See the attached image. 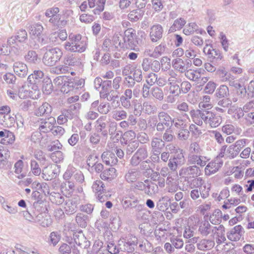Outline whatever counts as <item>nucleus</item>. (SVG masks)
Listing matches in <instances>:
<instances>
[{"label": "nucleus", "mask_w": 254, "mask_h": 254, "mask_svg": "<svg viewBox=\"0 0 254 254\" xmlns=\"http://www.w3.org/2000/svg\"><path fill=\"white\" fill-rule=\"evenodd\" d=\"M190 115L193 122L201 126L203 122L212 128L218 127L222 123V117L218 114L207 110H191Z\"/></svg>", "instance_id": "nucleus-1"}, {"label": "nucleus", "mask_w": 254, "mask_h": 254, "mask_svg": "<svg viewBox=\"0 0 254 254\" xmlns=\"http://www.w3.org/2000/svg\"><path fill=\"white\" fill-rule=\"evenodd\" d=\"M87 46V38L79 34H70L68 40L64 44V49L72 53H82L86 49Z\"/></svg>", "instance_id": "nucleus-2"}, {"label": "nucleus", "mask_w": 254, "mask_h": 254, "mask_svg": "<svg viewBox=\"0 0 254 254\" xmlns=\"http://www.w3.org/2000/svg\"><path fill=\"white\" fill-rule=\"evenodd\" d=\"M27 39V33L25 30L21 29L18 31L15 36H11L7 41V45L11 48V52L15 55L21 54L23 51V45L18 43L24 42Z\"/></svg>", "instance_id": "nucleus-3"}, {"label": "nucleus", "mask_w": 254, "mask_h": 254, "mask_svg": "<svg viewBox=\"0 0 254 254\" xmlns=\"http://www.w3.org/2000/svg\"><path fill=\"white\" fill-rule=\"evenodd\" d=\"M63 55L62 50L58 48L47 50L43 57V62L47 66H53L60 61Z\"/></svg>", "instance_id": "nucleus-4"}, {"label": "nucleus", "mask_w": 254, "mask_h": 254, "mask_svg": "<svg viewBox=\"0 0 254 254\" xmlns=\"http://www.w3.org/2000/svg\"><path fill=\"white\" fill-rule=\"evenodd\" d=\"M135 33L132 28L128 29L125 31L123 37V42L121 41L119 45L123 48L134 50L136 41L135 40Z\"/></svg>", "instance_id": "nucleus-5"}, {"label": "nucleus", "mask_w": 254, "mask_h": 254, "mask_svg": "<svg viewBox=\"0 0 254 254\" xmlns=\"http://www.w3.org/2000/svg\"><path fill=\"white\" fill-rule=\"evenodd\" d=\"M148 156V150L145 146L140 147L130 160V164L133 167L137 166L140 163Z\"/></svg>", "instance_id": "nucleus-6"}, {"label": "nucleus", "mask_w": 254, "mask_h": 254, "mask_svg": "<svg viewBox=\"0 0 254 254\" xmlns=\"http://www.w3.org/2000/svg\"><path fill=\"white\" fill-rule=\"evenodd\" d=\"M39 130L40 132L48 133L51 131L53 127L56 124L55 118L50 117L45 119L41 118L38 121Z\"/></svg>", "instance_id": "nucleus-7"}, {"label": "nucleus", "mask_w": 254, "mask_h": 254, "mask_svg": "<svg viewBox=\"0 0 254 254\" xmlns=\"http://www.w3.org/2000/svg\"><path fill=\"white\" fill-rule=\"evenodd\" d=\"M203 53L207 56L210 62L221 61L223 58L218 50L214 49L211 45L206 44L203 48Z\"/></svg>", "instance_id": "nucleus-8"}, {"label": "nucleus", "mask_w": 254, "mask_h": 254, "mask_svg": "<svg viewBox=\"0 0 254 254\" xmlns=\"http://www.w3.org/2000/svg\"><path fill=\"white\" fill-rule=\"evenodd\" d=\"M44 79V72L41 70H35L29 75L27 80L31 85H33L32 88L36 90L41 85Z\"/></svg>", "instance_id": "nucleus-9"}, {"label": "nucleus", "mask_w": 254, "mask_h": 254, "mask_svg": "<svg viewBox=\"0 0 254 254\" xmlns=\"http://www.w3.org/2000/svg\"><path fill=\"white\" fill-rule=\"evenodd\" d=\"M64 202V209L67 215H71L77 211V206L80 203V199L78 197L66 198Z\"/></svg>", "instance_id": "nucleus-10"}, {"label": "nucleus", "mask_w": 254, "mask_h": 254, "mask_svg": "<svg viewBox=\"0 0 254 254\" xmlns=\"http://www.w3.org/2000/svg\"><path fill=\"white\" fill-rule=\"evenodd\" d=\"M209 160L208 157L202 155V154H188V164L201 167L205 166Z\"/></svg>", "instance_id": "nucleus-11"}, {"label": "nucleus", "mask_w": 254, "mask_h": 254, "mask_svg": "<svg viewBox=\"0 0 254 254\" xmlns=\"http://www.w3.org/2000/svg\"><path fill=\"white\" fill-rule=\"evenodd\" d=\"M173 68L181 73H185L188 70L191 65V62L190 60L184 61L181 58H176L172 62Z\"/></svg>", "instance_id": "nucleus-12"}, {"label": "nucleus", "mask_w": 254, "mask_h": 254, "mask_svg": "<svg viewBox=\"0 0 254 254\" xmlns=\"http://www.w3.org/2000/svg\"><path fill=\"white\" fill-rule=\"evenodd\" d=\"M137 244V238L135 236L127 237L124 241H122L120 244L122 246L121 248L122 251L130 253L134 250L135 247Z\"/></svg>", "instance_id": "nucleus-13"}, {"label": "nucleus", "mask_w": 254, "mask_h": 254, "mask_svg": "<svg viewBox=\"0 0 254 254\" xmlns=\"http://www.w3.org/2000/svg\"><path fill=\"white\" fill-rule=\"evenodd\" d=\"M214 226H212L208 221H202L198 224V232L203 237L208 235L213 236Z\"/></svg>", "instance_id": "nucleus-14"}, {"label": "nucleus", "mask_w": 254, "mask_h": 254, "mask_svg": "<svg viewBox=\"0 0 254 254\" xmlns=\"http://www.w3.org/2000/svg\"><path fill=\"white\" fill-rule=\"evenodd\" d=\"M199 168L196 165H193L188 167L182 168L179 171L180 176L185 178V180L191 178L197 177Z\"/></svg>", "instance_id": "nucleus-15"}, {"label": "nucleus", "mask_w": 254, "mask_h": 254, "mask_svg": "<svg viewBox=\"0 0 254 254\" xmlns=\"http://www.w3.org/2000/svg\"><path fill=\"white\" fill-rule=\"evenodd\" d=\"M239 153L235 150V148L233 145L227 147L226 145L223 146L219 154L220 157H224L225 158L233 159L235 158Z\"/></svg>", "instance_id": "nucleus-16"}, {"label": "nucleus", "mask_w": 254, "mask_h": 254, "mask_svg": "<svg viewBox=\"0 0 254 254\" xmlns=\"http://www.w3.org/2000/svg\"><path fill=\"white\" fill-rule=\"evenodd\" d=\"M163 29L162 26L156 24L150 28L149 36L152 42H156L161 39L162 37Z\"/></svg>", "instance_id": "nucleus-17"}, {"label": "nucleus", "mask_w": 254, "mask_h": 254, "mask_svg": "<svg viewBox=\"0 0 254 254\" xmlns=\"http://www.w3.org/2000/svg\"><path fill=\"white\" fill-rule=\"evenodd\" d=\"M244 233L243 227L239 225L228 231L227 233V237L231 241H237L240 239Z\"/></svg>", "instance_id": "nucleus-18"}, {"label": "nucleus", "mask_w": 254, "mask_h": 254, "mask_svg": "<svg viewBox=\"0 0 254 254\" xmlns=\"http://www.w3.org/2000/svg\"><path fill=\"white\" fill-rule=\"evenodd\" d=\"M63 63L69 66H79L81 64L79 56L72 53H68L64 57Z\"/></svg>", "instance_id": "nucleus-19"}, {"label": "nucleus", "mask_w": 254, "mask_h": 254, "mask_svg": "<svg viewBox=\"0 0 254 254\" xmlns=\"http://www.w3.org/2000/svg\"><path fill=\"white\" fill-rule=\"evenodd\" d=\"M140 177V172L138 169L132 168L128 169L124 176L125 180L129 184L136 182Z\"/></svg>", "instance_id": "nucleus-20"}, {"label": "nucleus", "mask_w": 254, "mask_h": 254, "mask_svg": "<svg viewBox=\"0 0 254 254\" xmlns=\"http://www.w3.org/2000/svg\"><path fill=\"white\" fill-rule=\"evenodd\" d=\"M151 152L161 153L165 146L164 141L162 138L153 137L150 143Z\"/></svg>", "instance_id": "nucleus-21"}, {"label": "nucleus", "mask_w": 254, "mask_h": 254, "mask_svg": "<svg viewBox=\"0 0 254 254\" xmlns=\"http://www.w3.org/2000/svg\"><path fill=\"white\" fill-rule=\"evenodd\" d=\"M132 97V91L130 89H126L124 94L120 97L121 105L125 109H128L131 107L130 100Z\"/></svg>", "instance_id": "nucleus-22"}, {"label": "nucleus", "mask_w": 254, "mask_h": 254, "mask_svg": "<svg viewBox=\"0 0 254 254\" xmlns=\"http://www.w3.org/2000/svg\"><path fill=\"white\" fill-rule=\"evenodd\" d=\"M14 141L15 135L13 132L6 129L0 131V143L11 144Z\"/></svg>", "instance_id": "nucleus-23"}, {"label": "nucleus", "mask_w": 254, "mask_h": 254, "mask_svg": "<svg viewBox=\"0 0 254 254\" xmlns=\"http://www.w3.org/2000/svg\"><path fill=\"white\" fill-rule=\"evenodd\" d=\"M204 71L203 69L198 68L196 70L190 69L185 72L186 77L190 80H192L199 83L200 80V76Z\"/></svg>", "instance_id": "nucleus-24"}, {"label": "nucleus", "mask_w": 254, "mask_h": 254, "mask_svg": "<svg viewBox=\"0 0 254 254\" xmlns=\"http://www.w3.org/2000/svg\"><path fill=\"white\" fill-rule=\"evenodd\" d=\"M15 73L19 77H25L28 73V67L26 64L21 62H15L13 64Z\"/></svg>", "instance_id": "nucleus-25"}, {"label": "nucleus", "mask_w": 254, "mask_h": 254, "mask_svg": "<svg viewBox=\"0 0 254 254\" xmlns=\"http://www.w3.org/2000/svg\"><path fill=\"white\" fill-rule=\"evenodd\" d=\"M102 159L107 165L112 166L117 164L118 160L115 154L110 151L104 152L101 156Z\"/></svg>", "instance_id": "nucleus-26"}, {"label": "nucleus", "mask_w": 254, "mask_h": 254, "mask_svg": "<svg viewBox=\"0 0 254 254\" xmlns=\"http://www.w3.org/2000/svg\"><path fill=\"white\" fill-rule=\"evenodd\" d=\"M42 178L47 181L51 180L57 176L56 169L53 168L52 165L45 167L42 171Z\"/></svg>", "instance_id": "nucleus-27"}, {"label": "nucleus", "mask_w": 254, "mask_h": 254, "mask_svg": "<svg viewBox=\"0 0 254 254\" xmlns=\"http://www.w3.org/2000/svg\"><path fill=\"white\" fill-rule=\"evenodd\" d=\"M52 111V106L48 103L45 102L36 110L35 115L38 117L49 116Z\"/></svg>", "instance_id": "nucleus-28"}, {"label": "nucleus", "mask_w": 254, "mask_h": 254, "mask_svg": "<svg viewBox=\"0 0 254 254\" xmlns=\"http://www.w3.org/2000/svg\"><path fill=\"white\" fill-rule=\"evenodd\" d=\"M25 61L31 64H38L40 62V59L38 58L36 52L33 50L29 51L24 56Z\"/></svg>", "instance_id": "nucleus-29"}, {"label": "nucleus", "mask_w": 254, "mask_h": 254, "mask_svg": "<svg viewBox=\"0 0 254 254\" xmlns=\"http://www.w3.org/2000/svg\"><path fill=\"white\" fill-rule=\"evenodd\" d=\"M116 170L110 167L105 169L101 174L100 177L103 180L111 181L116 177Z\"/></svg>", "instance_id": "nucleus-30"}, {"label": "nucleus", "mask_w": 254, "mask_h": 254, "mask_svg": "<svg viewBox=\"0 0 254 254\" xmlns=\"http://www.w3.org/2000/svg\"><path fill=\"white\" fill-rule=\"evenodd\" d=\"M214 241L210 239H202L197 243V248L201 251H207L211 249L214 246Z\"/></svg>", "instance_id": "nucleus-31"}, {"label": "nucleus", "mask_w": 254, "mask_h": 254, "mask_svg": "<svg viewBox=\"0 0 254 254\" xmlns=\"http://www.w3.org/2000/svg\"><path fill=\"white\" fill-rule=\"evenodd\" d=\"M158 119V121L166 125V127H171L173 118L167 113L163 111L159 112Z\"/></svg>", "instance_id": "nucleus-32"}, {"label": "nucleus", "mask_w": 254, "mask_h": 254, "mask_svg": "<svg viewBox=\"0 0 254 254\" xmlns=\"http://www.w3.org/2000/svg\"><path fill=\"white\" fill-rule=\"evenodd\" d=\"M75 220L77 225L83 228L87 226L89 218L87 215L79 212L76 214Z\"/></svg>", "instance_id": "nucleus-33"}, {"label": "nucleus", "mask_w": 254, "mask_h": 254, "mask_svg": "<svg viewBox=\"0 0 254 254\" xmlns=\"http://www.w3.org/2000/svg\"><path fill=\"white\" fill-rule=\"evenodd\" d=\"M15 123V119L11 117L10 113L5 114L0 116V124L4 127H9L13 125Z\"/></svg>", "instance_id": "nucleus-34"}, {"label": "nucleus", "mask_w": 254, "mask_h": 254, "mask_svg": "<svg viewBox=\"0 0 254 254\" xmlns=\"http://www.w3.org/2000/svg\"><path fill=\"white\" fill-rule=\"evenodd\" d=\"M49 199L54 204L61 205L65 201L64 197L61 193L55 191H51L49 195Z\"/></svg>", "instance_id": "nucleus-35"}, {"label": "nucleus", "mask_w": 254, "mask_h": 254, "mask_svg": "<svg viewBox=\"0 0 254 254\" xmlns=\"http://www.w3.org/2000/svg\"><path fill=\"white\" fill-rule=\"evenodd\" d=\"M220 167V165L215 161H211L206 166L204 172L206 175L210 176L215 173Z\"/></svg>", "instance_id": "nucleus-36"}, {"label": "nucleus", "mask_w": 254, "mask_h": 254, "mask_svg": "<svg viewBox=\"0 0 254 254\" xmlns=\"http://www.w3.org/2000/svg\"><path fill=\"white\" fill-rule=\"evenodd\" d=\"M120 92L118 90L112 89L103 95L101 97L106 99L107 101L112 102L114 104L115 101L119 98Z\"/></svg>", "instance_id": "nucleus-37"}, {"label": "nucleus", "mask_w": 254, "mask_h": 254, "mask_svg": "<svg viewBox=\"0 0 254 254\" xmlns=\"http://www.w3.org/2000/svg\"><path fill=\"white\" fill-rule=\"evenodd\" d=\"M127 117V112L121 108L112 112V118L116 121L126 120Z\"/></svg>", "instance_id": "nucleus-38"}, {"label": "nucleus", "mask_w": 254, "mask_h": 254, "mask_svg": "<svg viewBox=\"0 0 254 254\" xmlns=\"http://www.w3.org/2000/svg\"><path fill=\"white\" fill-rule=\"evenodd\" d=\"M43 29L44 28L41 24L35 23L29 27L30 34L40 39Z\"/></svg>", "instance_id": "nucleus-39"}, {"label": "nucleus", "mask_w": 254, "mask_h": 254, "mask_svg": "<svg viewBox=\"0 0 254 254\" xmlns=\"http://www.w3.org/2000/svg\"><path fill=\"white\" fill-rule=\"evenodd\" d=\"M65 181L64 185L62 187V191L65 193L66 195H70L75 190V184L69 180Z\"/></svg>", "instance_id": "nucleus-40"}, {"label": "nucleus", "mask_w": 254, "mask_h": 254, "mask_svg": "<svg viewBox=\"0 0 254 254\" xmlns=\"http://www.w3.org/2000/svg\"><path fill=\"white\" fill-rule=\"evenodd\" d=\"M174 125L175 128L178 130L179 129L188 128L187 122L186 120L181 118H175L173 119L171 126Z\"/></svg>", "instance_id": "nucleus-41"}, {"label": "nucleus", "mask_w": 254, "mask_h": 254, "mask_svg": "<svg viewBox=\"0 0 254 254\" xmlns=\"http://www.w3.org/2000/svg\"><path fill=\"white\" fill-rule=\"evenodd\" d=\"M186 21L183 18H179L176 19L172 25L170 27L169 31L174 32L177 30H180L186 24Z\"/></svg>", "instance_id": "nucleus-42"}, {"label": "nucleus", "mask_w": 254, "mask_h": 254, "mask_svg": "<svg viewBox=\"0 0 254 254\" xmlns=\"http://www.w3.org/2000/svg\"><path fill=\"white\" fill-rule=\"evenodd\" d=\"M42 90L44 94H50L53 91V83L49 78H44L42 82Z\"/></svg>", "instance_id": "nucleus-43"}, {"label": "nucleus", "mask_w": 254, "mask_h": 254, "mask_svg": "<svg viewBox=\"0 0 254 254\" xmlns=\"http://www.w3.org/2000/svg\"><path fill=\"white\" fill-rule=\"evenodd\" d=\"M222 214L221 211L217 209L214 210L213 214L210 216L209 220L213 225L219 224L221 222Z\"/></svg>", "instance_id": "nucleus-44"}, {"label": "nucleus", "mask_w": 254, "mask_h": 254, "mask_svg": "<svg viewBox=\"0 0 254 254\" xmlns=\"http://www.w3.org/2000/svg\"><path fill=\"white\" fill-rule=\"evenodd\" d=\"M93 191L97 194L98 193H105V186L101 180L95 181L92 186Z\"/></svg>", "instance_id": "nucleus-45"}, {"label": "nucleus", "mask_w": 254, "mask_h": 254, "mask_svg": "<svg viewBox=\"0 0 254 254\" xmlns=\"http://www.w3.org/2000/svg\"><path fill=\"white\" fill-rule=\"evenodd\" d=\"M215 95L219 98L228 97L230 95L228 87L225 85H220L216 90Z\"/></svg>", "instance_id": "nucleus-46"}, {"label": "nucleus", "mask_w": 254, "mask_h": 254, "mask_svg": "<svg viewBox=\"0 0 254 254\" xmlns=\"http://www.w3.org/2000/svg\"><path fill=\"white\" fill-rule=\"evenodd\" d=\"M143 14V10L138 8L131 11L128 14V17L131 21H137L142 17Z\"/></svg>", "instance_id": "nucleus-47"}, {"label": "nucleus", "mask_w": 254, "mask_h": 254, "mask_svg": "<svg viewBox=\"0 0 254 254\" xmlns=\"http://www.w3.org/2000/svg\"><path fill=\"white\" fill-rule=\"evenodd\" d=\"M107 117L102 116L100 117L95 122V127L97 131H101L103 129L107 128Z\"/></svg>", "instance_id": "nucleus-48"}, {"label": "nucleus", "mask_w": 254, "mask_h": 254, "mask_svg": "<svg viewBox=\"0 0 254 254\" xmlns=\"http://www.w3.org/2000/svg\"><path fill=\"white\" fill-rule=\"evenodd\" d=\"M170 81V86L169 88L170 93L175 96H179L181 93L180 86L174 82L173 80L171 79L170 78L168 79Z\"/></svg>", "instance_id": "nucleus-49"}, {"label": "nucleus", "mask_w": 254, "mask_h": 254, "mask_svg": "<svg viewBox=\"0 0 254 254\" xmlns=\"http://www.w3.org/2000/svg\"><path fill=\"white\" fill-rule=\"evenodd\" d=\"M195 31H198V26L195 23L191 22L185 26L183 29V33L186 35H190Z\"/></svg>", "instance_id": "nucleus-50"}, {"label": "nucleus", "mask_w": 254, "mask_h": 254, "mask_svg": "<svg viewBox=\"0 0 254 254\" xmlns=\"http://www.w3.org/2000/svg\"><path fill=\"white\" fill-rule=\"evenodd\" d=\"M173 160L178 163L179 166H181L185 163V159L183 153V150L178 149L175 153L173 157L172 158Z\"/></svg>", "instance_id": "nucleus-51"}, {"label": "nucleus", "mask_w": 254, "mask_h": 254, "mask_svg": "<svg viewBox=\"0 0 254 254\" xmlns=\"http://www.w3.org/2000/svg\"><path fill=\"white\" fill-rule=\"evenodd\" d=\"M111 109V107L109 103L107 102H101L100 103L99 108L97 109V111L103 115H107L108 114Z\"/></svg>", "instance_id": "nucleus-52"}, {"label": "nucleus", "mask_w": 254, "mask_h": 254, "mask_svg": "<svg viewBox=\"0 0 254 254\" xmlns=\"http://www.w3.org/2000/svg\"><path fill=\"white\" fill-rule=\"evenodd\" d=\"M73 239L74 243L78 246H81L83 242L85 241V238L81 231L73 233Z\"/></svg>", "instance_id": "nucleus-53"}, {"label": "nucleus", "mask_w": 254, "mask_h": 254, "mask_svg": "<svg viewBox=\"0 0 254 254\" xmlns=\"http://www.w3.org/2000/svg\"><path fill=\"white\" fill-rule=\"evenodd\" d=\"M150 93L152 96L159 100L162 101L164 99V93L162 90L158 87H153L150 90Z\"/></svg>", "instance_id": "nucleus-54"}, {"label": "nucleus", "mask_w": 254, "mask_h": 254, "mask_svg": "<svg viewBox=\"0 0 254 254\" xmlns=\"http://www.w3.org/2000/svg\"><path fill=\"white\" fill-rule=\"evenodd\" d=\"M70 70V68L67 65H58L52 70V72L55 73L57 74L66 73L69 72Z\"/></svg>", "instance_id": "nucleus-55"}, {"label": "nucleus", "mask_w": 254, "mask_h": 254, "mask_svg": "<svg viewBox=\"0 0 254 254\" xmlns=\"http://www.w3.org/2000/svg\"><path fill=\"white\" fill-rule=\"evenodd\" d=\"M23 167V162L21 160H18L14 164V168L15 169L14 172L17 174H20L17 178L18 179H22L25 175L24 174H21Z\"/></svg>", "instance_id": "nucleus-56"}, {"label": "nucleus", "mask_w": 254, "mask_h": 254, "mask_svg": "<svg viewBox=\"0 0 254 254\" xmlns=\"http://www.w3.org/2000/svg\"><path fill=\"white\" fill-rule=\"evenodd\" d=\"M72 79H69L67 77L66 82H64L63 86L61 87V91L64 93H68L70 91H72Z\"/></svg>", "instance_id": "nucleus-57"}, {"label": "nucleus", "mask_w": 254, "mask_h": 254, "mask_svg": "<svg viewBox=\"0 0 254 254\" xmlns=\"http://www.w3.org/2000/svg\"><path fill=\"white\" fill-rule=\"evenodd\" d=\"M201 197L205 199L209 195L210 187L209 184H206L205 183L198 189Z\"/></svg>", "instance_id": "nucleus-58"}, {"label": "nucleus", "mask_w": 254, "mask_h": 254, "mask_svg": "<svg viewBox=\"0 0 254 254\" xmlns=\"http://www.w3.org/2000/svg\"><path fill=\"white\" fill-rule=\"evenodd\" d=\"M201 197L205 199L209 195L210 187L209 184H206L205 183L198 189Z\"/></svg>", "instance_id": "nucleus-59"}, {"label": "nucleus", "mask_w": 254, "mask_h": 254, "mask_svg": "<svg viewBox=\"0 0 254 254\" xmlns=\"http://www.w3.org/2000/svg\"><path fill=\"white\" fill-rule=\"evenodd\" d=\"M173 130L171 127L167 128L163 134L162 140L165 142H172L174 139Z\"/></svg>", "instance_id": "nucleus-60"}, {"label": "nucleus", "mask_w": 254, "mask_h": 254, "mask_svg": "<svg viewBox=\"0 0 254 254\" xmlns=\"http://www.w3.org/2000/svg\"><path fill=\"white\" fill-rule=\"evenodd\" d=\"M76 169L72 166H68L66 171L63 175V178L65 180H69L73 179L74 174L75 173Z\"/></svg>", "instance_id": "nucleus-61"}, {"label": "nucleus", "mask_w": 254, "mask_h": 254, "mask_svg": "<svg viewBox=\"0 0 254 254\" xmlns=\"http://www.w3.org/2000/svg\"><path fill=\"white\" fill-rule=\"evenodd\" d=\"M248 142V140L247 139L243 138L238 140L232 145L234 148H235V150L239 154L240 151L246 146Z\"/></svg>", "instance_id": "nucleus-62"}, {"label": "nucleus", "mask_w": 254, "mask_h": 254, "mask_svg": "<svg viewBox=\"0 0 254 254\" xmlns=\"http://www.w3.org/2000/svg\"><path fill=\"white\" fill-rule=\"evenodd\" d=\"M202 150L197 142H194L190 144L189 154H202Z\"/></svg>", "instance_id": "nucleus-63"}, {"label": "nucleus", "mask_w": 254, "mask_h": 254, "mask_svg": "<svg viewBox=\"0 0 254 254\" xmlns=\"http://www.w3.org/2000/svg\"><path fill=\"white\" fill-rule=\"evenodd\" d=\"M190 136V131L188 128H185L178 130L177 137L180 140L184 141L188 139Z\"/></svg>", "instance_id": "nucleus-64"}]
</instances>
